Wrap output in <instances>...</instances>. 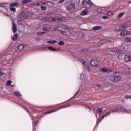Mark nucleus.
<instances>
[{"instance_id": "nucleus-1", "label": "nucleus", "mask_w": 131, "mask_h": 131, "mask_svg": "<svg viewBox=\"0 0 131 131\" xmlns=\"http://www.w3.org/2000/svg\"><path fill=\"white\" fill-rule=\"evenodd\" d=\"M64 6L68 12H73L75 10V4L73 3H66Z\"/></svg>"}, {"instance_id": "nucleus-2", "label": "nucleus", "mask_w": 131, "mask_h": 131, "mask_svg": "<svg viewBox=\"0 0 131 131\" xmlns=\"http://www.w3.org/2000/svg\"><path fill=\"white\" fill-rule=\"evenodd\" d=\"M121 79V77L119 76V72H116L113 74V75L110 77V80L114 82L119 81Z\"/></svg>"}, {"instance_id": "nucleus-3", "label": "nucleus", "mask_w": 131, "mask_h": 131, "mask_svg": "<svg viewBox=\"0 0 131 131\" xmlns=\"http://www.w3.org/2000/svg\"><path fill=\"white\" fill-rule=\"evenodd\" d=\"M82 5L87 9H90L92 7V2L91 1H85L84 2V1H83L82 2Z\"/></svg>"}, {"instance_id": "nucleus-4", "label": "nucleus", "mask_w": 131, "mask_h": 131, "mask_svg": "<svg viewBox=\"0 0 131 131\" xmlns=\"http://www.w3.org/2000/svg\"><path fill=\"white\" fill-rule=\"evenodd\" d=\"M91 64L93 66V67H97L99 66V60L97 59H94L91 61Z\"/></svg>"}, {"instance_id": "nucleus-5", "label": "nucleus", "mask_w": 131, "mask_h": 131, "mask_svg": "<svg viewBox=\"0 0 131 131\" xmlns=\"http://www.w3.org/2000/svg\"><path fill=\"white\" fill-rule=\"evenodd\" d=\"M52 22H56V23H60L61 21H62V18L58 17H53L52 19Z\"/></svg>"}, {"instance_id": "nucleus-6", "label": "nucleus", "mask_w": 131, "mask_h": 131, "mask_svg": "<svg viewBox=\"0 0 131 131\" xmlns=\"http://www.w3.org/2000/svg\"><path fill=\"white\" fill-rule=\"evenodd\" d=\"M127 34H130V32H128L125 29L121 31L120 35H121V36H125V35H127Z\"/></svg>"}, {"instance_id": "nucleus-7", "label": "nucleus", "mask_w": 131, "mask_h": 131, "mask_svg": "<svg viewBox=\"0 0 131 131\" xmlns=\"http://www.w3.org/2000/svg\"><path fill=\"white\" fill-rule=\"evenodd\" d=\"M61 34H63V35H66V36H68V35H71V31L69 30H67L66 31H62L61 32Z\"/></svg>"}, {"instance_id": "nucleus-8", "label": "nucleus", "mask_w": 131, "mask_h": 131, "mask_svg": "<svg viewBox=\"0 0 131 131\" xmlns=\"http://www.w3.org/2000/svg\"><path fill=\"white\" fill-rule=\"evenodd\" d=\"M12 30L13 31V33H16V32L17 31V25H16V23L15 21H12Z\"/></svg>"}, {"instance_id": "nucleus-9", "label": "nucleus", "mask_w": 131, "mask_h": 131, "mask_svg": "<svg viewBox=\"0 0 131 131\" xmlns=\"http://www.w3.org/2000/svg\"><path fill=\"white\" fill-rule=\"evenodd\" d=\"M18 18H20V19H25V17H26V13L24 12H20L18 15Z\"/></svg>"}, {"instance_id": "nucleus-10", "label": "nucleus", "mask_w": 131, "mask_h": 131, "mask_svg": "<svg viewBox=\"0 0 131 131\" xmlns=\"http://www.w3.org/2000/svg\"><path fill=\"white\" fill-rule=\"evenodd\" d=\"M43 28L46 31H49V30H51V26L49 24L43 25Z\"/></svg>"}, {"instance_id": "nucleus-11", "label": "nucleus", "mask_w": 131, "mask_h": 131, "mask_svg": "<svg viewBox=\"0 0 131 131\" xmlns=\"http://www.w3.org/2000/svg\"><path fill=\"white\" fill-rule=\"evenodd\" d=\"M124 60L125 62H131V55H125L124 57Z\"/></svg>"}, {"instance_id": "nucleus-12", "label": "nucleus", "mask_w": 131, "mask_h": 131, "mask_svg": "<svg viewBox=\"0 0 131 131\" xmlns=\"http://www.w3.org/2000/svg\"><path fill=\"white\" fill-rule=\"evenodd\" d=\"M89 15V10L86 9H84L82 11V13H81V16H85Z\"/></svg>"}, {"instance_id": "nucleus-13", "label": "nucleus", "mask_w": 131, "mask_h": 131, "mask_svg": "<svg viewBox=\"0 0 131 131\" xmlns=\"http://www.w3.org/2000/svg\"><path fill=\"white\" fill-rule=\"evenodd\" d=\"M119 29H116V30L117 31H121V30H123L122 29H123V28H125V27H124V26L123 25H121V26H118Z\"/></svg>"}, {"instance_id": "nucleus-14", "label": "nucleus", "mask_w": 131, "mask_h": 131, "mask_svg": "<svg viewBox=\"0 0 131 131\" xmlns=\"http://www.w3.org/2000/svg\"><path fill=\"white\" fill-rule=\"evenodd\" d=\"M124 26L125 28V27L127 28V27H129L130 26H131V20H128V21L125 23V25Z\"/></svg>"}, {"instance_id": "nucleus-15", "label": "nucleus", "mask_w": 131, "mask_h": 131, "mask_svg": "<svg viewBox=\"0 0 131 131\" xmlns=\"http://www.w3.org/2000/svg\"><path fill=\"white\" fill-rule=\"evenodd\" d=\"M47 6H48V8H52L54 6V4L52 2H47Z\"/></svg>"}, {"instance_id": "nucleus-16", "label": "nucleus", "mask_w": 131, "mask_h": 131, "mask_svg": "<svg viewBox=\"0 0 131 131\" xmlns=\"http://www.w3.org/2000/svg\"><path fill=\"white\" fill-rule=\"evenodd\" d=\"M18 34H15L13 35V36L12 37V40L13 41H16L18 39Z\"/></svg>"}, {"instance_id": "nucleus-17", "label": "nucleus", "mask_w": 131, "mask_h": 131, "mask_svg": "<svg viewBox=\"0 0 131 131\" xmlns=\"http://www.w3.org/2000/svg\"><path fill=\"white\" fill-rule=\"evenodd\" d=\"M93 30H100V29H102V27L100 26H97L93 27Z\"/></svg>"}, {"instance_id": "nucleus-18", "label": "nucleus", "mask_w": 131, "mask_h": 131, "mask_svg": "<svg viewBox=\"0 0 131 131\" xmlns=\"http://www.w3.org/2000/svg\"><path fill=\"white\" fill-rule=\"evenodd\" d=\"M31 2V0H23L21 2L22 5H26V4H28V3H30Z\"/></svg>"}, {"instance_id": "nucleus-19", "label": "nucleus", "mask_w": 131, "mask_h": 131, "mask_svg": "<svg viewBox=\"0 0 131 131\" xmlns=\"http://www.w3.org/2000/svg\"><path fill=\"white\" fill-rule=\"evenodd\" d=\"M17 48L18 50H19V51H22V50H23L24 49V45H20Z\"/></svg>"}, {"instance_id": "nucleus-20", "label": "nucleus", "mask_w": 131, "mask_h": 131, "mask_svg": "<svg viewBox=\"0 0 131 131\" xmlns=\"http://www.w3.org/2000/svg\"><path fill=\"white\" fill-rule=\"evenodd\" d=\"M70 106H71V104H68L67 105H64V106H60L58 108V110H60V109H63V108H67V107H70Z\"/></svg>"}, {"instance_id": "nucleus-21", "label": "nucleus", "mask_w": 131, "mask_h": 131, "mask_svg": "<svg viewBox=\"0 0 131 131\" xmlns=\"http://www.w3.org/2000/svg\"><path fill=\"white\" fill-rule=\"evenodd\" d=\"M56 42H57V40H48V41H47L48 43H51L52 45H54V43H56Z\"/></svg>"}, {"instance_id": "nucleus-22", "label": "nucleus", "mask_w": 131, "mask_h": 131, "mask_svg": "<svg viewBox=\"0 0 131 131\" xmlns=\"http://www.w3.org/2000/svg\"><path fill=\"white\" fill-rule=\"evenodd\" d=\"M57 111V109L56 110H51L50 111H49L48 112H45V114H50V113H53V112H56Z\"/></svg>"}, {"instance_id": "nucleus-23", "label": "nucleus", "mask_w": 131, "mask_h": 131, "mask_svg": "<svg viewBox=\"0 0 131 131\" xmlns=\"http://www.w3.org/2000/svg\"><path fill=\"white\" fill-rule=\"evenodd\" d=\"M48 50H50V51H52L53 52H57V50L52 47H49Z\"/></svg>"}, {"instance_id": "nucleus-24", "label": "nucleus", "mask_w": 131, "mask_h": 131, "mask_svg": "<svg viewBox=\"0 0 131 131\" xmlns=\"http://www.w3.org/2000/svg\"><path fill=\"white\" fill-rule=\"evenodd\" d=\"M108 69L106 68H101V71H102V72H108Z\"/></svg>"}, {"instance_id": "nucleus-25", "label": "nucleus", "mask_w": 131, "mask_h": 131, "mask_svg": "<svg viewBox=\"0 0 131 131\" xmlns=\"http://www.w3.org/2000/svg\"><path fill=\"white\" fill-rule=\"evenodd\" d=\"M62 29H63V26H59L57 28L58 31H59L60 32H62V31H62Z\"/></svg>"}, {"instance_id": "nucleus-26", "label": "nucleus", "mask_w": 131, "mask_h": 131, "mask_svg": "<svg viewBox=\"0 0 131 131\" xmlns=\"http://www.w3.org/2000/svg\"><path fill=\"white\" fill-rule=\"evenodd\" d=\"M14 94L16 97H21V94H20V93L18 91L15 92Z\"/></svg>"}, {"instance_id": "nucleus-27", "label": "nucleus", "mask_w": 131, "mask_h": 131, "mask_svg": "<svg viewBox=\"0 0 131 131\" xmlns=\"http://www.w3.org/2000/svg\"><path fill=\"white\" fill-rule=\"evenodd\" d=\"M15 6H19V4L18 3H11L10 5V7H15Z\"/></svg>"}, {"instance_id": "nucleus-28", "label": "nucleus", "mask_w": 131, "mask_h": 131, "mask_svg": "<svg viewBox=\"0 0 131 131\" xmlns=\"http://www.w3.org/2000/svg\"><path fill=\"white\" fill-rule=\"evenodd\" d=\"M10 10L11 12H13V13H16V8L13 7H10Z\"/></svg>"}, {"instance_id": "nucleus-29", "label": "nucleus", "mask_w": 131, "mask_h": 131, "mask_svg": "<svg viewBox=\"0 0 131 131\" xmlns=\"http://www.w3.org/2000/svg\"><path fill=\"white\" fill-rule=\"evenodd\" d=\"M107 15L108 16H113V15H114V13H113V12H111V11H108L107 13Z\"/></svg>"}, {"instance_id": "nucleus-30", "label": "nucleus", "mask_w": 131, "mask_h": 131, "mask_svg": "<svg viewBox=\"0 0 131 131\" xmlns=\"http://www.w3.org/2000/svg\"><path fill=\"white\" fill-rule=\"evenodd\" d=\"M86 68L88 69V71H92V67H91V66L87 65Z\"/></svg>"}, {"instance_id": "nucleus-31", "label": "nucleus", "mask_w": 131, "mask_h": 131, "mask_svg": "<svg viewBox=\"0 0 131 131\" xmlns=\"http://www.w3.org/2000/svg\"><path fill=\"white\" fill-rule=\"evenodd\" d=\"M42 3L41 2H39L38 3H35L34 5V6H35L36 7H38L39 6H41L42 5Z\"/></svg>"}, {"instance_id": "nucleus-32", "label": "nucleus", "mask_w": 131, "mask_h": 131, "mask_svg": "<svg viewBox=\"0 0 131 131\" xmlns=\"http://www.w3.org/2000/svg\"><path fill=\"white\" fill-rule=\"evenodd\" d=\"M46 33V32H38L37 33V35L41 36L43 35Z\"/></svg>"}, {"instance_id": "nucleus-33", "label": "nucleus", "mask_w": 131, "mask_h": 131, "mask_svg": "<svg viewBox=\"0 0 131 131\" xmlns=\"http://www.w3.org/2000/svg\"><path fill=\"white\" fill-rule=\"evenodd\" d=\"M59 46H64L65 45V43L63 41H60L58 42Z\"/></svg>"}, {"instance_id": "nucleus-34", "label": "nucleus", "mask_w": 131, "mask_h": 131, "mask_svg": "<svg viewBox=\"0 0 131 131\" xmlns=\"http://www.w3.org/2000/svg\"><path fill=\"white\" fill-rule=\"evenodd\" d=\"M41 9L42 11H46L47 10V7L41 6Z\"/></svg>"}, {"instance_id": "nucleus-35", "label": "nucleus", "mask_w": 131, "mask_h": 131, "mask_svg": "<svg viewBox=\"0 0 131 131\" xmlns=\"http://www.w3.org/2000/svg\"><path fill=\"white\" fill-rule=\"evenodd\" d=\"M124 99H129L130 100H131V95H126L124 96Z\"/></svg>"}, {"instance_id": "nucleus-36", "label": "nucleus", "mask_w": 131, "mask_h": 131, "mask_svg": "<svg viewBox=\"0 0 131 131\" xmlns=\"http://www.w3.org/2000/svg\"><path fill=\"white\" fill-rule=\"evenodd\" d=\"M123 15H124V13H119V15H118V18H121V17L123 16Z\"/></svg>"}, {"instance_id": "nucleus-37", "label": "nucleus", "mask_w": 131, "mask_h": 131, "mask_svg": "<svg viewBox=\"0 0 131 131\" xmlns=\"http://www.w3.org/2000/svg\"><path fill=\"white\" fill-rule=\"evenodd\" d=\"M11 83H12V81L8 80L7 81V85H11Z\"/></svg>"}, {"instance_id": "nucleus-38", "label": "nucleus", "mask_w": 131, "mask_h": 131, "mask_svg": "<svg viewBox=\"0 0 131 131\" xmlns=\"http://www.w3.org/2000/svg\"><path fill=\"white\" fill-rule=\"evenodd\" d=\"M125 111H126V110L125 108H123V107H120V112H122Z\"/></svg>"}, {"instance_id": "nucleus-39", "label": "nucleus", "mask_w": 131, "mask_h": 131, "mask_svg": "<svg viewBox=\"0 0 131 131\" xmlns=\"http://www.w3.org/2000/svg\"><path fill=\"white\" fill-rule=\"evenodd\" d=\"M111 112L113 113V112H117V108L115 107L114 108H113L112 111Z\"/></svg>"}, {"instance_id": "nucleus-40", "label": "nucleus", "mask_w": 131, "mask_h": 131, "mask_svg": "<svg viewBox=\"0 0 131 131\" xmlns=\"http://www.w3.org/2000/svg\"><path fill=\"white\" fill-rule=\"evenodd\" d=\"M97 111H98V112H99V113H101V112H102V111H103V110L102 108H97Z\"/></svg>"}, {"instance_id": "nucleus-41", "label": "nucleus", "mask_w": 131, "mask_h": 131, "mask_svg": "<svg viewBox=\"0 0 131 131\" xmlns=\"http://www.w3.org/2000/svg\"><path fill=\"white\" fill-rule=\"evenodd\" d=\"M5 5H6V4L2 3L0 5V6L2 7V8H5L6 7V6Z\"/></svg>"}, {"instance_id": "nucleus-42", "label": "nucleus", "mask_w": 131, "mask_h": 131, "mask_svg": "<svg viewBox=\"0 0 131 131\" xmlns=\"http://www.w3.org/2000/svg\"><path fill=\"white\" fill-rule=\"evenodd\" d=\"M5 73L2 71H0V77H2L3 75H4Z\"/></svg>"}, {"instance_id": "nucleus-43", "label": "nucleus", "mask_w": 131, "mask_h": 131, "mask_svg": "<svg viewBox=\"0 0 131 131\" xmlns=\"http://www.w3.org/2000/svg\"><path fill=\"white\" fill-rule=\"evenodd\" d=\"M110 112H109L108 113H106L105 114H104V115H103V116L104 117H106V116H107V115H110Z\"/></svg>"}, {"instance_id": "nucleus-44", "label": "nucleus", "mask_w": 131, "mask_h": 131, "mask_svg": "<svg viewBox=\"0 0 131 131\" xmlns=\"http://www.w3.org/2000/svg\"><path fill=\"white\" fill-rule=\"evenodd\" d=\"M102 18V19H108V18H109V17L106 16H103Z\"/></svg>"}, {"instance_id": "nucleus-45", "label": "nucleus", "mask_w": 131, "mask_h": 131, "mask_svg": "<svg viewBox=\"0 0 131 131\" xmlns=\"http://www.w3.org/2000/svg\"><path fill=\"white\" fill-rule=\"evenodd\" d=\"M65 0H60L58 2V4H62V3H64Z\"/></svg>"}, {"instance_id": "nucleus-46", "label": "nucleus", "mask_w": 131, "mask_h": 131, "mask_svg": "<svg viewBox=\"0 0 131 131\" xmlns=\"http://www.w3.org/2000/svg\"><path fill=\"white\" fill-rule=\"evenodd\" d=\"M90 109V111H92V108L89 106H86V109Z\"/></svg>"}, {"instance_id": "nucleus-47", "label": "nucleus", "mask_w": 131, "mask_h": 131, "mask_svg": "<svg viewBox=\"0 0 131 131\" xmlns=\"http://www.w3.org/2000/svg\"><path fill=\"white\" fill-rule=\"evenodd\" d=\"M127 40L129 41V42H131V38L130 37L127 38Z\"/></svg>"}, {"instance_id": "nucleus-48", "label": "nucleus", "mask_w": 131, "mask_h": 131, "mask_svg": "<svg viewBox=\"0 0 131 131\" xmlns=\"http://www.w3.org/2000/svg\"><path fill=\"white\" fill-rule=\"evenodd\" d=\"M36 40L39 41L40 40V38L39 37H38L36 38Z\"/></svg>"}, {"instance_id": "nucleus-49", "label": "nucleus", "mask_w": 131, "mask_h": 131, "mask_svg": "<svg viewBox=\"0 0 131 131\" xmlns=\"http://www.w3.org/2000/svg\"><path fill=\"white\" fill-rule=\"evenodd\" d=\"M34 124H35V125H37L38 123V122L37 121H35L34 122Z\"/></svg>"}, {"instance_id": "nucleus-50", "label": "nucleus", "mask_w": 131, "mask_h": 131, "mask_svg": "<svg viewBox=\"0 0 131 131\" xmlns=\"http://www.w3.org/2000/svg\"><path fill=\"white\" fill-rule=\"evenodd\" d=\"M24 109L26 111H27V112H28V113H29V110H28V109H27V108H26V107H24Z\"/></svg>"}, {"instance_id": "nucleus-51", "label": "nucleus", "mask_w": 131, "mask_h": 131, "mask_svg": "<svg viewBox=\"0 0 131 131\" xmlns=\"http://www.w3.org/2000/svg\"><path fill=\"white\" fill-rule=\"evenodd\" d=\"M78 91L77 92L75 93V94L74 95V96L73 97V98H74V97H75V96H76V95H78Z\"/></svg>"}, {"instance_id": "nucleus-52", "label": "nucleus", "mask_w": 131, "mask_h": 131, "mask_svg": "<svg viewBox=\"0 0 131 131\" xmlns=\"http://www.w3.org/2000/svg\"><path fill=\"white\" fill-rule=\"evenodd\" d=\"M82 65H85V61L84 60H83L82 62Z\"/></svg>"}, {"instance_id": "nucleus-53", "label": "nucleus", "mask_w": 131, "mask_h": 131, "mask_svg": "<svg viewBox=\"0 0 131 131\" xmlns=\"http://www.w3.org/2000/svg\"><path fill=\"white\" fill-rule=\"evenodd\" d=\"M47 2H44L42 3V6H43V5H46V6H47Z\"/></svg>"}, {"instance_id": "nucleus-54", "label": "nucleus", "mask_w": 131, "mask_h": 131, "mask_svg": "<svg viewBox=\"0 0 131 131\" xmlns=\"http://www.w3.org/2000/svg\"><path fill=\"white\" fill-rule=\"evenodd\" d=\"M121 101L122 102V103H125V101L124 100V99H122L121 100Z\"/></svg>"}, {"instance_id": "nucleus-55", "label": "nucleus", "mask_w": 131, "mask_h": 131, "mask_svg": "<svg viewBox=\"0 0 131 131\" xmlns=\"http://www.w3.org/2000/svg\"><path fill=\"white\" fill-rule=\"evenodd\" d=\"M120 111V108L118 107L117 108V112Z\"/></svg>"}, {"instance_id": "nucleus-56", "label": "nucleus", "mask_w": 131, "mask_h": 131, "mask_svg": "<svg viewBox=\"0 0 131 131\" xmlns=\"http://www.w3.org/2000/svg\"><path fill=\"white\" fill-rule=\"evenodd\" d=\"M76 3H77L78 4H79V2H80V0H75Z\"/></svg>"}, {"instance_id": "nucleus-57", "label": "nucleus", "mask_w": 131, "mask_h": 131, "mask_svg": "<svg viewBox=\"0 0 131 131\" xmlns=\"http://www.w3.org/2000/svg\"><path fill=\"white\" fill-rule=\"evenodd\" d=\"M97 86H98V88H101V84H98L97 85Z\"/></svg>"}, {"instance_id": "nucleus-58", "label": "nucleus", "mask_w": 131, "mask_h": 131, "mask_svg": "<svg viewBox=\"0 0 131 131\" xmlns=\"http://www.w3.org/2000/svg\"><path fill=\"white\" fill-rule=\"evenodd\" d=\"M105 117L104 116H102L101 118V119H103Z\"/></svg>"}, {"instance_id": "nucleus-59", "label": "nucleus", "mask_w": 131, "mask_h": 131, "mask_svg": "<svg viewBox=\"0 0 131 131\" xmlns=\"http://www.w3.org/2000/svg\"><path fill=\"white\" fill-rule=\"evenodd\" d=\"M15 85H11V86L14 87Z\"/></svg>"}, {"instance_id": "nucleus-60", "label": "nucleus", "mask_w": 131, "mask_h": 131, "mask_svg": "<svg viewBox=\"0 0 131 131\" xmlns=\"http://www.w3.org/2000/svg\"><path fill=\"white\" fill-rule=\"evenodd\" d=\"M82 51H83V52H84V49L82 50Z\"/></svg>"}, {"instance_id": "nucleus-61", "label": "nucleus", "mask_w": 131, "mask_h": 131, "mask_svg": "<svg viewBox=\"0 0 131 131\" xmlns=\"http://www.w3.org/2000/svg\"><path fill=\"white\" fill-rule=\"evenodd\" d=\"M36 111H39V110H36Z\"/></svg>"}, {"instance_id": "nucleus-62", "label": "nucleus", "mask_w": 131, "mask_h": 131, "mask_svg": "<svg viewBox=\"0 0 131 131\" xmlns=\"http://www.w3.org/2000/svg\"><path fill=\"white\" fill-rule=\"evenodd\" d=\"M110 72H111V70H110Z\"/></svg>"}, {"instance_id": "nucleus-63", "label": "nucleus", "mask_w": 131, "mask_h": 131, "mask_svg": "<svg viewBox=\"0 0 131 131\" xmlns=\"http://www.w3.org/2000/svg\"><path fill=\"white\" fill-rule=\"evenodd\" d=\"M11 1H13V0H11Z\"/></svg>"}]
</instances>
